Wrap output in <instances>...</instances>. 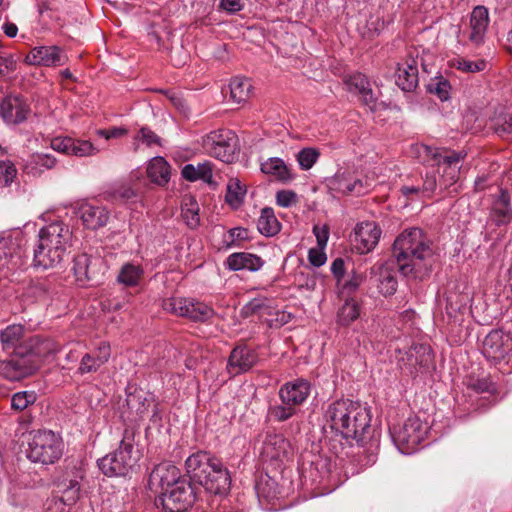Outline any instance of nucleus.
<instances>
[{
	"mask_svg": "<svg viewBox=\"0 0 512 512\" xmlns=\"http://www.w3.org/2000/svg\"><path fill=\"white\" fill-rule=\"evenodd\" d=\"M417 156L424 163L432 162L436 169L429 170L422 176V184H404L400 192L408 200L414 201L430 198L437 193L457 192L455 185L459 180L461 163L466 154L446 148L417 144L414 148Z\"/></svg>",
	"mask_w": 512,
	"mask_h": 512,
	"instance_id": "obj_1",
	"label": "nucleus"
},
{
	"mask_svg": "<svg viewBox=\"0 0 512 512\" xmlns=\"http://www.w3.org/2000/svg\"><path fill=\"white\" fill-rule=\"evenodd\" d=\"M323 420L324 428H330L347 440H355L362 447L372 441L371 412L359 401L338 399L328 403Z\"/></svg>",
	"mask_w": 512,
	"mask_h": 512,
	"instance_id": "obj_2",
	"label": "nucleus"
},
{
	"mask_svg": "<svg viewBox=\"0 0 512 512\" xmlns=\"http://www.w3.org/2000/svg\"><path fill=\"white\" fill-rule=\"evenodd\" d=\"M393 255L402 275L419 278L430 272L435 260L432 243L420 228L399 234L393 244Z\"/></svg>",
	"mask_w": 512,
	"mask_h": 512,
	"instance_id": "obj_3",
	"label": "nucleus"
},
{
	"mask_svg": "<svg viewBox=\"0 0 512 512\" xmlns=\"http://www.w3.org/2000/svg\"><path fill=\"white\" fill-rule=\"evenodd\" d=\"M185 468L191 481L212 494H224L230 489L228 470L210 452L199 450L191 454L185 461Z\"/></svg>",
	"mask_w": 512,
	"mask_h": 512,
	"instance_id": "obj_4",
	"label": "nucleus"
},
{
	"mask_svg": "<svg viewBox=\"0 0 512 512\" xmlns=\"http://www.w3.org/2000/svg\"><path fill=\"white\" fill-rule=\"evenodd\" d=\"M71 242L72 231L63 221L45 225L38 232V242L34 248V265L44 269L57 266L63 261Z\"/></svg>",
	"mask_w": 512,
	"mask_h": 512,
	"instance_id": "obj_5",
	"label": "nucleus"
},
{
	"mask_svg": "<svg viewBox=\"0 0 512 512\" xmlns=\"http://www.w3.org/2000/svg\"><path fill=\"white\" fill-rule=\"evenodd\" d=\"M134 432L126 429L119 447L97 461L99 469L108 477L127 476L136 466L140 453L135 448Z\"/></svg>",
	"mask_w": 512,
	"mask_h": 512,
	"instance_id": "obj_6",
	"label": "nucleus"
},
{
	"mask_svg": "<svg viewBox=\"0 0 512 512\" xmlns=\"http://www.w3.org/2000/svg\"><path fill=\"white\" fill-rule=\"evenodd\" d=\"M428 424L418 416L408 417L402 424L390 427L393 443L403 454L414 453L428 433Z\"/></svg>",
	"mask_w": 512,
	"mask_h": 512,
	"instance_id": "obj_7",
	"label": "nucleus"
},
{
	"mask_svg": "<svg viewBox=\"0 0 512 512\" xmlns=\"http://www.w3.org/2000/svg\"><path fill=\"white\" fill-rule=\"evenodd\" d=\"M61 438L50 430H38L31 434L27 457L35 463L53 464L62 455Z\"/></svg>",
	"mask_w": 512,
	"mask_h": 512,
	"instance_id": "obj_8",
	"label": "nucleus"
},
{
	"mask_svg": "<svg viewBox=\"0 0 512 512\" xmlns=\"http://www.w3.org/2000/svg\"><path fill=\"white\" fill-rule=\"evenodd\" d=\"M162 307L169 313L194 322H207L215 315L211 306L194 298L170 297L163 300Z\"/></svg>",
	"mask_w": 512,
	"mask_h": 512,
	"instance_id": "obj_9",
	"label": "nucleus"
},
{
	"mask_svg": "<svg viewBox=\"0 0 512 512\" xmlns=\"http://www.w3.org/2000/svg\"><path fill=\"white\" fill-rule=\"evenodd\" d=\"M72 271L80 286H92L101 281L106 265L100 256L81 253L74 257Z\"/></svg>",
	"mask_w": 512,
	"mask_h": 512,
	"instance_id": "obj_10",
	"label": "nucleus"
},
{
	"mask_svg": "<svg viewBox=\"0 0 512 512\" xmlns=\"http://www.w3.org/2000/svg\"><path fill=\"white\" fill-rule=\"evenodd\" d=\"M84 478V472L81 468H74L70 473L58 483V489L61 496L53 499L47 507L48 512H64V506H72L79 499L81 490V481Z\"/></svg>",
	"mask_w": 512,
	"mask_h": 512,
	"instance_id": "obj_11",
	"label": "nucleus"
},
{
	"mask_svg": "<svg viewBox=\"0 0 512 512\" xmlns=\"http://www.w3.org/2000/svg\"><path fill=\"white\" fill-rule=\"evenodd\" d=\"M195 501V494L190 484L186 481L176 484L175 487L163 492L156 501L166 512H185Z\"/></svg>",
	"mask_w": 512,
	"mask_h": 512,
	"instance_id": "obj_12",
	"label": "nucleus"
},
{
	"mask_svg": "<svg viewBox=\"0 0 512 512\" xmlns=\"http://www.w3.org/2000/svg\"><path fill=\"white\" fill-rule=\"evenodd\" d=\"M205 146L213 157L229 163L234 159L237 137L230 130L212 131L206 137Z\"/></svg>",
	"mask_w": 512,
	"mask_h": 512,
	"instance_id": "obj_13",
	"label": "nucleus"
},
{
	"mask_svg": "<svg viewBox=\"0 0 512 512\" xmlns=\"http://www.w3.org/2000/svg\"><path fill=\"white\" fill-rule=\"evenodd\" d=\"M432 363V350L426 344H413L398 359L400 368L412 376L427 370Z\"/></svg>",
	"mask_w": 512,
	"mask_h": 512,
	"instance_id": "obj_14",
	"label": "nucleus"
},
{
	"mask_svg": "<svg viewBox=\"0 0 512 512\" xmlns=\"http://www.w3.org/2000/svg\"><path fill=\"white\" fill-rule=\"evenodd\" d=\"M153 396L142 389H134L126 394L125 404L122 406L121 416L130 422L141 420L153 403Z\"/></svg>",
	"mask_w": 512,
	"mask_h": 512,
	"instance_id": "obj_15",
	"label": "nucleus"
},
{
	"mask_svg": "<svg viewBox=\"0 0 512 512\" xmlns=\"http://www.w3.org/2000/svg\"><path fill=\"white\" fill-rule=\"evenodd\" d=\"M259 361L257 351L245 344L235 346L228 357L226 370L231 376L250 371Z\"/></svg>",
	"mask_w": 512,
	"mask_h": 512,
	"instance_id": "obj_16",
	"label": "nucleus"
},
{
	"mask_svg": "<svg viewBox=\"0 0 512 512\" xmlns=\"http://www.w3.org/2000/svg\"><path fill=\"white\" fill-rule=\"evenodd\" d=\"M29 336L20 324H12L0 331V343L3 351L14 356H27V342Z\"/></svg>",
	"mask_w": 512,
	"mask_h": 512,
	"instance_id": "obj_17",
	"label": "nucleus"
},
{
	"mask_svg": "<svg viewBox=\"0 0 512 512\" xmlns=\"http://www.w3.org/2000/svg\"><path fill=\"white\" fill-rule=\"evenodd\" d=\"M512 350V340L502 330H492L483 340L482 353L493 361L503 360Z\"/></svg>",
	"mask_w": 512,
	"mask_h": 512,
	"instance_id": "obj_18",
	"label": "nucleus"
},
{
	"mask_svg": "<svg viewBox=\"0 0 512 512\" xmlns=\"http://www.w3.org/2000/svg\"><path fill=\"white\" fill-rule=\"evenodd\" d=\"M370 184L356 175L354 171H338L330 180L329 187L337 193L348 195H362L366 193Z\"/></svg>",
	"mask_w": 512,
	"mask_h": 512,
	"instance_id": "obj_19",
	"label": "nucleus"
},
{
	"mask_svg": "<svg viewBox=\"0 0 512 512\" xmlns=\"http://www.w3.org/2000/svg\"><path fill=\"white\" fill-rule=\"evenodd\" d=\"M29 113V104L19 95L9 94L0 103V116L7 124H20Z\"/></svg>",
	"mask_w": 512,
	"mask_h": 512,
	"instance_id": "obj_20",
	"label": "nucleus"
},
{
	"mask_svg": "<svg viewBox=\"0 0 512 512\" xmlns=\"http://www.w3.org/2000/svg\"><path fill=\"white\" fill-rule=\"evenodd\" d=\"M37 370V361L27 356H14L0 361V376L10 381L21 380Z\"/></svg>",
	"mask_w": 512,
	"mask_h": 512,
	"instance_id": "obj_21",
	"label": "nucleus"
},
{
	"mask_svg": "<svg viewBox=\"0 0 512 512\" xmlns=\"http://www.w3.org/2000/svg\"><path fill=\"white\" fill-rule=\"evenodd\" d=\"M25 62L29 65L56 67L64 65L67 56L58 46H38L26 55Z\"/></svg>",
	"mask_w": 512,
	"mask_h": 512,
	"instance_id": "obj_22",
	"label": "nucleus"
},
{
	"mask_svg": "<svg viewBox=\"0 0 512 512\" xmlns=\"http://www.w3.org/2000/svg\"><path fill=\"white\" fill-rule=\"evenodd\" d=\"M76 215L81 219L84 227L91 230L104 227L110 219V212L105 206L86 201L78 204Z\"/></svg>",
	"mask_w": 512,
	"mask_h": 512,
	"instance_id": "obj_23",
	"label": "nucleus"
},
{
	"mask_svg": "<svg viewBox=\"0 0 512 512\" xmlns=\"http://www.w3.org/2000/svg\"><path fill=\"white\" fill-rule=\"evenodd\" d=\"M381 230L375 222H362L354 229L353 242L360 254L370 252L377 245Z\"/></svg>",
	"mask_w": 512,
	"mask_h": 512,
	"instance_id": "obj_24",
	"label": "nucleus"
},
{
	"mask_svg": "<svg viewBox=\"0 0 512 512\" xmlns=\"http://www.w3.org/2000/svg\"><path fill=\"white\" fill-rule=\"evenodd\" d=\"M111 356L110 344L102 341L97 347L82 355L78 367V373L81 375L97 372Z\"/></svg>",
	"mask_w": 512,
	"mask_h": 512,
	"instance_id": "obj_25",
	"label": "nucleus"
},
{
	"mask_svg": "<svg viewBox=\"0 0 512 512\" xmlns=\"http://www.w3.org/2000/svg\"><path fill=\"white\" fill-rule=\"evenodd\" d=\"M51 148L57 152L78 157L91 156L98 151L90 141L71 137H56L52 139Z\"/></svg>",
	"mask_w": 512,
	"mask_h": 512,
	"instance_id": "obj_26",
	"label": "nucleus"
},
{
	"mask_svg": "<svg viewBox=\"0 0 512 512\" xmlns=\"http://www.w3.org/2000/svg\"><path fill=\"white\" fill-rule=\"evenodd\" d=\"M310 392L311 386L307 380L296 379L283 384L279 389L278 395L283 404L296 407L307 400Z\"/></svg>",
	"mask_w": 512,
	"mask_h": 512,
	"instance_id": "obj_27",
	"label": "nucleus"
},
{
	"mask_svg": "<svg viewBox=\"0 0 512 512\" xmlns=\"http://www.w3.org/2000/svg\"><path fill=\"white\" fill-rule=\"evenodd\" d=\"M179 469L170 463H160L151 472L149 482L153 487H158L161 494L182 483Z\"/></svg>",
	"mask_w": 512,
	"mask_h": 512,
	"instance_id": "obj_28",
	"label": "nucleus"
},
{
	"mask_svg": "<svg viewBox=\"0 0 512 512\" xmlns=\"http://www.w3.org/2000/svg\"><path fill=\"white\" fill-rule=\"evenodd\" d=\"M489 218L497 226L510 223L512 208L511 198L507 191L499 189L497 194L493 195Z\"/></svg>",
	"mask_w": 512,
	"mask_h": 512,
	"instance_id": "obj_29",
	"label": "nucleus"
},
{
	"mask_svg": "<svg viewBox=\"0 0 512 512\" xmlns=\"http://www.w3.org/2000/svg\"><path fill=\"white\" fill-rule=\"evenodd\" d=\"M26 350L27 358L35 359L38 367L43 358L57 353L60 350V345L50 338L29 336Z\"/></svg>",
	"mask_w": 512,
	"mask_h": 512,
	"instance_id": "obj_30",
	"label": "nucleus"
},
{
	"mask_svg": "<svg viewBox=\"0 0 512 512\" xmlns=\"http://www.w3.org/2000/svg\"><path fill=\"white\" fill-rule=\"evenodd\" d=\"M371 274L378 276V289L382 295L391 296L396 292L398 282L392 266L389 264H375L371 268Z\"/></svg>",
	"mask_w": 512,
	"mask_h": 512,
	"instance_id": "obj_31",
	"label": "nucleus"
},
{
	"mask_svg": "<svg viewBox=\"0 0 512 512\" xmlns=\"http://www.w3.org/2000/svg\"><path fill=\"white\" fill-rule=\"evenodd\" d=\"M489 23L488 9L484 6H476L470 16L469 40L475 45L483 42Z\"/></svg>",
	"mask_w": 512,
	"mask_h": 512,
	"instance_id": "obj_32",
	"label": "nucleus"
},
{
	"mask_svg": "<svg viewBox=\"0 0 512 512\" xmlns=\"http://www.w3.org/2000/svg\"><path fill=\"white\" fill-rule=\"evenodd\" d=\"M418 68L415 59H409L397 70L396 84L406 92L413 91L418 86Z\"/></svg>",
	"mask_w": 512,
	"mask_h": 512,
	"instance_id": "obj_33",
	"label": "nucleus"
},
{
	"mask_svg": "<svg viewBox=\"0 0 512 512\" xmlns=\"http://www.w3.org/2000/svg\"><path fill=\"white\" fill-rule=\"evenodd\" d=\"M263 260L254 254L239 252L231 254L227 260V268L232 271L249 270L257 271L263 266Z\"/></svg>",
	"mask_w": 512,
	"mask_h": 512,
	"instance_id": "obj_34",
	"label": "nucleus"
},
{
	"mask_svg": "<svg viewBox=\"0 0 512 512\" xmlns=\"http://www.w3.org/2000/svg\"><path fill=\"white\" fill-rule=\"evenodd\" d=\"M489 128L502 139L512 137V112L505 108L495 110L489 119Z\"/></svg>",
	"mask_w": 512,
	"mask_h": 512,
	"instance_id": "obj_35",
	"label": "nucleus"
},
{
	"mask_svg": "<svg viewBox=\"0 0 512 512\" xmlns=\"http://www.w3.org/2000/svg\"><path fill=\"white\" fill-rule=\"evenodd\" d=\"M290 445L282 435H267L263 444V454L272 459L283 461L287 458Z\"/></svg>",
	"mask_w": 512,
	"mask_h": 512,
	"instance_id": "obj_36",
	"label": "nucleus"
},
{
	"mask_svg": "<svg viewBox=\"0 0 512 512\" xmlns=\"http://www.w3.org/2000/svg\"><path fill=\"white\" fill-rule=\"evenodd\" d=\"M146 172L153 183L165 186L170 180L171 167L165 158L156 156L149 161Z\"/></svg>",
	"mask_w": 512,
	"mask_h": 512,
	"instance_id": "obj_37",
	"label": "nucleus"
},
{
	"mask_svg": "<svg viewBox=\"0 0 512 512\" xmlns=\"http://www.w3.org/2000/svg\"><path fill=\"white\" fill-rule=\"evenodd\" d=\"M182 177L189 181L195 182L202 180L211 184L213 177V164L210 161L199 162L197 165L186 164L181 171Z\"/></svg>",
	"mask_w": 512,
	"mask_h": 512,
	"instance_id": "obj_38",
	"label": "nucleus"
},
{
	"mask_svg": "<svg viewBox=\"0 0 512 512\" xmlns=\"http://www.w3.org/2000/svg\"><path fill=\"white\" fill-rule=\"evenodd\" d=\"M257 229L266 237H272L280 232L281 224L276 218L273 208L264 207L261 210L257 220Z\"/></svg>",
	"mask_w": 512,
	"mask_h": 512,
	"instance_id": "obj_39",
	"label": "nucleus"
},
{
	"mask_svg": "<svg viewBox=\"0 0 512 512\" xmlns=\"http://www.w3.org/2000/svg\"><path fill=\"white\" fill-rule=\"evenodd\" d=\"M143 275L144 269L142 265L127 262L121 266L117 275V281L124 286L134 287L140 283Z\"/></svg>",
	"mask_w": 512,
	"mask_h": 512,
	"instance_id": "obj_40",
	"label": "nucleus"
},
{
	"mask_svg": "<svg viewBox=\"0 0 512 512\" xmlns=\"http://www.w3.org/2000/svg\"><path fill=\"white\" fill-rule=\"evenodd\" d=\"M229 87L230 97L235 103L246 102L253 91L251 80L242 76L232 78Z\"/></svg>",
	"mask_w": 512,
	"mask_h": 512,
	"instance_id": "obj_41",
	"label": "nucleus"
},
{
	"mask_svg": "<svg viewBox=\"0 0 512 512\" xmlns=\"http://www.w3.org/2000/svg\"><path fill=\"white\" fill-rule=\"evenodd\" d=\"M261 171L273 175L280 181H288L292 178L290 169L285 162L277 157L269 158L261 163Z\"/></svg>",
	"mask_w": 512,
	"mask_h": 512,
	"instance_id": "obj_42",
	"label": "nucleus"
},
{
	"mask_svg": "<svg viewBox=\"0 0 512 512\" xmlns=\"http://www.w3.org/2000/svg\"><path fill=\"white\" fill-rule=\"evenodd\" d=\"M181 215L190 229H196L200 225L199 205L192 196H186L182 201Z\"/></svg>",
	"mask_w": 512,
	"mask_h": 512,
	"instance_id": "obj_43",
	"label": "nucleus"
},
{
	"mask_svg": "<svg viewBox=\"0 0 512 512\" xmlns=\"http://www.w3.org/2000/svg\"><path fill=\"white\" fill-rule=\"evenodd\" d=\"M272 309L269 299L266 297H256L243 306L242 313L246 317L254 314H260L261 316L272 315Z\"/></svg>",
	"mask_w": 512,
	"mask_h": 512,
	"instance_id": "obj_44",
	"label": "nucleus"
},
{
	"mask_svg": "<svg viewBox=\"0 0 512 512\" xmlns=\"http://www.w3.org/2000/svg\"><path fill=\"white\" fill-rule=\"evenodd\" d=\"M16 244L10 235H0V267L8 266L15 256L20 257Z\"/></svg>",
	"mask_w": 512,
	"mask_h": 512,
	"instance_id": "obj_45",
	"label": "nucleus"
},
{
	"mask_svg": "<svg viewBox=\"0 0 512 512\" xmlns=\"http://www.w3.org/2000/svg\"><path fill=\"white\" fill-rule=\"evenodd\" d=\"M360 316V308L358 302L354 298H347L339 309L338 322L341 325H349Z\"/></svg>",
	"mask_w": 512,
	"mask_h": 512,
	"instance_id": "obj_46",
	"label": "nucleus"
},
{
	"mask_svg": "<svg viewBox=\"0 0 512 512\" xmlns=\"http://www.w3.org/2000/svg\"><path fill=\"white\" fill-rule=\"evenodd\" d=\"M246 194V188L238 179H230L227 185L226 201L233 207H238Z\"/></svg>",
	"mask_w": 512,
	"mask_h": 512,
	"instance_id": "obj_47",
	"label": "nucleus"
},
{
	"mask_svg": "<svg viewBox=\"0 0 512 512\" xmlns=\"http://www.w3.org/2000/svg\"><path fill=\"white\" fill-rule=\"evenodd\" d=\"M255 489L258 497L267 501L276 498L278 494L276 482L269 477L260 478L255 485Z\"/></svg>",
	"mask_w": 512,
	"mask_h": 512,
	"instance_id": "obj_48",
	"label": "nucleus"
},
{
	"mask_svg": "<svg viewBox=\"0 0 512 512\" xmlns=\"http://www.w3.org/2000/svg\"><path fill=\"white\" fill-rule=\"evenodd\" d=\"M468 389L476 392V393H495L496 386L495 384L488 378H476L473 376H469L465 382Z\"/></svg>",
	"mask_w": 512,
	"mask_h": 512,
	"instance_id": "obj_49",
	"label": "nucleus"
},
{
	"mask_svg": "<svg viewBox=\"0 0 512 512\" xmlns=\"http://www.w3.org/2000/svg\"><path fill=\"white\" fill-rule=\"evenodd\" d=\"M452 66L465 73H476L485 70L487 62L483 59L470 61L468 59L458 57L452 60Z\"/></svg>",
	"mask_w": 512,
	"mask_h": 512,
	"instance_id": "obj_50",
	"label": "nucleus"
},
{
	"mask_svg": "<svg viewBox=\"0 0 512 512\" xmlns=\"http://www.w3.org/2000/svg\"><path fill=\"white\" fill-rule=\"evenodd\" d=\"M37 400V395L34 391H20L13 394L11 398V407L17 411H23L30 405L34 404Z\"/></svg>",
	"mask_w": 512,
	"mask_h": 512,
	"instance_id": "obj_51",
	"label": "nucleus"
},
{
	"mask_svg": "<svg viewBox=\"0 0 512 512\" xmlns=\"http://www.w3.org/2000/svg\"><path fill=\"white\" fill-rule=\"evenodd\" d=\"M320 157V151L316 148H303L297 154V161L302 170H309Z\"/></svg>",
	"mask_w": 512,
	"mask_h": 512,
	"instance_id": "obj_52",
	"label": "nucleus"
},
{
	"mask_svg": "<svg viewBox=\"0 0 512 512\" xmlns=\"http://www.w3.org/2000/svg\"><path fill=\"white\" fill-rule=\"evenodd\" d=\"M430 93L435 94L441 101H446L450 98L451 85L448 80L443 77L435 78L428 85Z\"/></svg>",
	"mask_w": 512,
	"mask_h": 512,
	"instance_id": "obj_53",
	"label": "nucleus"
},
{
	"mask_svg": "<svg viewBox=\"0 0 512 512\" xmlns=\"http://www.w3.org/2000/svg\"><path fill=\"white\" fill-rule=\"evenodd\" d=\"M30 165L37 172L41 173L45 170L52 169L56 165V158L50 154L37 153L32 155Z\"/></svg>",
	"mask_w": 512,
	"mask_h": 512,
	"instance_id": "obj_54",
	"label": "nucleus"
},
{
	"mask_svg": "<svg viewBox=\"0 0 512 512\" xmlns=\"http://www.w3.org/2000/svg\"><path fill=\"white\" fill-rule=\"evenodd\" d=\"M346 85L350 92L357 93L358 95L371 88L368 79L361 73L350 76L346 81Z\"/></svg>",
	"mask_w": 512,
	"mask_h": 512,
	"instance_id": "obj_55",
	"label": "nucleus"
},
{
	"mask_svg": "<svg viewBox=\"0 0 512 512\" xmlns=\"http://www.w3.org/2000/svg\"><path fill=\"white\" fill-rule=\"evenodd\" d=\"M17 175V169L10 160L0 161V187L10 185Z\"/></svg>",
	"mask_w": 512,
	"mask_h": 512,
	"instance_id": "obj_56",
	"label": "nucleus"
},
{
	"mask_svg": "<svg viewBox=\"0 0 512 512\" xmlns=\"http://www.w3.org/2000/svg\"><path fill=\"white\" fill-rule=\"evenodd\" d=\"M269 413L274 420L283 422L296 414V408L293 405L282 403V405H275L270 407Z\"/></svg>",
	"mask_w": 512,
	"mask_h": 512,
	"instance_id": "obj_57",
	"label": "nucleus"
},
{
	"mask_svg": "<svg viewBox=\"0 0 512 512\" xmlns=\"http://www.w3.org/2000/svg\"><path fill=\"white\" fill-rule=\"evenodd\" d=\"M32 293L39 298L45 297L53 290V284L49 279H36L31 284Z\"/></svg>",
	"mask_w": 512,
	"mask_h": 512,
	"instance_id": "obj_58",
	"label": "nucleus"
},
{
	"mask_svg": "<svg viewBox=\"0 0 512 512\" xmlns=\"http://www.w3.org/2000/svg\"><path fill=\"white\" fill-rule=\"evenodd\" d=\"M363 281V277L360 274L353 273L349 279L345 281H341L339 285H341V293L342 294H351L355 292L358 287L361 285Z\"/></svg>",
	"mask_w": 512,
	"mask_h": 512,
	"instance_id": "obj_59",
	"label": "nucleus"
},
{
	"mask_svg": "<svg viewBox=\"0 0 512 512\" xmlns=\"http://www.w3.org/2000/svg\"><path fill=\"white\" fill-rule=\"evenodd\" d=\"M324 250L325 249H322L319 246L317 248L309 249L308 260L311 265L321 267L326 263L327 256Z\"/></svg>",
	"mask_w": 512,
	"mask_h": 512,
	"instance_id": "obj_60",
	"label": "nucleus"
},
{
	"mask_svg": "<svg viewBox=\"0 0 512 512\" xmlns=\"http://www.w3.org/2000/svg\"><path fill=\"white\" fill-rule=\"evenodd\" d=\"M276 203L284 208L290 207L296 203V194L289 190L279 191L276 194Z\"/></svg>",
	"mask_w": 512,
	"mask_h": 512,
	"instance_id": "obj_61",
	"label": "nucleus"
},
{
	"mask_svg": "<svg viewBox=\"0 0 512 512\" xmlns=\"http://www.w3.org/2000/svg\"><path fill=\"white\" fill-rule=\"evenodd\" d=\"M243 0H220L219 8L229 14H236L243 10Z\"/></svg>",
	"mask_w": 512,
	"mask_h": 512,
	"instance_id": "obj_62",
	"label": "nucleus"
},
{
	"mask_svg": "<svg viewBox=\"0 0 512 512\" xmlns=\"http://www.w3.org/2000/svg\"><path fill=\"white\" fill-rule=\"evenodd\" d=\"M16 68V62L13 57L9 54L0 53V78L14 71Z\"/></svg>",
	"mask_w": 512,
	"mask_h": 512,
	"instance_id": "obj_63",
	"label": "nucleus"
},
{
	"mask_svg": "<svg viewBox=\"0 0 512 512\" xmlns=\"http://www.w3.org/2000/svg\"><path fill=\"white\" fill-rule=\"evenodd\" d=\"M136 138L142 140L148 146L159 144L160 140L159 137L148 127H142Z\"/></svg>",
	"mask_w": 512,
	"mask_h": 512,
	"instance_id": "obj_64",
	"label": "nucleus"
}]
</instances>
